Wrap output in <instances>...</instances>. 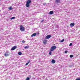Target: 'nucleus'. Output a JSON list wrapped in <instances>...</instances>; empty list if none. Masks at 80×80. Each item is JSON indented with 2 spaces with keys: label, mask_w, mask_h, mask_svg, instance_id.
<instances>
[{
  "label": "nucleus",
  "mask_w": 80,
  "mask_h": 80,
  "mask_svg": "<svg viewBox=\"0 0 80 80\" xmlns=\"http://www.w3.org/2000/svg\"><path fill=\"white\" fill-rule=\"evenodd\" d=\"M32 2V1L30 0H28L26 2V7H30V3Z\"/></svg>",
  "instance_id": "nucleus-1"
},
{
  "label": "nucleus",
  "mask_w": 80,
  "mask_h": 80,
  "mask_svg": "<svg viewBox=\"0 0 80 80\" xmlns=\"http://www.w3.org/2000/svg\"><path fill=\"white\" fill-rule=\"evenodd\" d=\"M19 28L20 29V30L22 32H24L25 31V28L23 27V25H21L20 26Z\"/></svg>",
  "instance_id": "nucleus-2"
},
{
  "label": "nucleus",
  "mask_w": 80,
  "mask_h": 80,
  "mask_svg": "<svg viewBox=\"0 0 80 80\" xmlns=\"http://www.w3.org/2000/svg\"><path fill=\"white\" fill-rule=\"evenodd\" d=\"M57 48V47L55 46H53L51 47V51H53Z\"/></svg>",
  "instance_id": "nucleus-3"
},
{
  "label": "nucleus",
  "mask_w": 80,
  "mask_h": 80,
  "mask_svg": "<svg viewBox=\"0 0 80 80\" xmlns=\"http://www.w3.org/2000/svg\"><path fill=\"white\" fill-rule=\"evenodd\" d=\"M51 37H52V36L50 35H48L46 36L45 38V39H49V38H50Z\"/></svg>",
  "instance_id": "nucleus-4"
},
{
  "label": "nucleus",
  "mask_w": 80,
  "mask_h": 80,
  "mask_svg": "<svg viewBox=\"0 0 80 80\" xmlns=\"http://www.w3.org/2000/svg\"><path fill=\"white\" fill-rule=\"evenodd\" d=\"M17 47L16 46H14L13 47H12L11 48V50H12V51L15 50V49H16V48H17Z\"/></svg>",
  "instance_id": "nucleus-5"
},
{
  "label": "nucleus",
  "mask_w": 80,
  "mask_h": 80,
  "mask_svg": "<svg viewBox=\"0 0 80 80\" xmlns=\"http://www.w3.org/2000/svg\"><path fill=\"white\" fill-rule=\"evenodd\" d=\"M8 53H9L8 52H5L4 54V56H5V57H8V56H9V54H8Z\"/></svg>",
  "instance_id": "nucleus-6"
},
{
  "label": "nucleus",
  "mask_w": 80,
  "mask_h": 80,
  "mask_svg": "<svg viewBox=\"0 0 80 80\" xmlns=\"http://www.w3.org/2000/svg\"><path fill=\"white\" fill-rule=\"evenodd\" d=\"M75 25V23H72L70 24V26L71 27H73V26Z\"/></svg>",
  "instance_id": "nucleus-7"
},
{
  "label": "nucleus",
  "mask_w": 80,
  "mask_h": 80,
  "mask_svg": "<svg viewBox=\"0 0 80 80\" xmlns=\"http://www.w3.org/2000/svg\"><path fill=\"white\" fill-rule=\"evenodd\" d=\"M60 0H57L55 1V3H56L58 4V3H60Z\"/></svg>",
  "instance_id": "nucleus-8"
},
{
  "label": "nucleus",
  "mask_w": 80,
  "mask_h": 80,
  "mask_svg": "<svg viewBox=\"0 0 80 80\" xmlns=\"http://www.w3.org/2000/svg\"><path fill=\"white\" fill-rule=\"evenodd\" d=\"M37 35V33H33L31 36V37H34V36H36Z\"/></svg>",
  "instance_id": "nucleus-9"
},
{
  "label": "nucleus",
  "mask_w": 80,
  "mask_h": 80,
  "mask_svg": "<svg viewBox=\"0 0 80 80\" xmlns=\"http://www.w3.org/2000/svg\"><path fill=\"white\" fill-rule=\"evenodd\" d=\"M44 41L43 42V43L44 44H46V43H47V40H44Z\"/></svg>",
  "instance_id": "nucleus-10"
},
{
  "label": "nucleus",
  "mask_w": 80,
  "mask_h": 80,
  "mask_svg": "<svg viewBox=\"0 0 80 80\" xmlns=\"http://www.w3.org/2000/svg\"><path fill=\"white\" fill-rule=\"evenodd\" d=\"M51 62L52 63H55V61L54 59H52Z\"/></svg>",
  "instance_id": "nucleus-11"
},
{
  "label": "nucleus",
  "mask_w": 80,
  "mask_h": 80,
  "mask_svg": "<svg viewBox=\"0 0 80 80\" xmlns=\"http://www.w3.org/2000/svg\"><path fill=\"white\" fill-rule=\"evenodd\" d=\"M49 14L50 15H52L53 14V11H51L49 12Z\"/></svg>",
  "instance_id": "nucleus-12"
},
{
  "label": "nucleus",
  "mask_w": 80,
  "mask_h": 80,
  "mask_svg": "<svg viewBox=\"0 0 80 80\" xmlns=\"http://www.w3.org/2000/svg\"><path fill=\"white\" fill-rule=\"evenodd\" d=\"M29 48V46H25L24 47V48L26 49V48Z\"/></svg>",
  "instance_id": "nucleus-13"
},
{
  "label": "nucleus",
  "mask_w": 80,
  "mask_h": 80,
  "mask_svg": "<svg viewBox=\"0 0 80 80\" xmlns=\"http://www.w3.org/2000/svg\"><path fill=\"white\" fill-rule=\"evenodd\" d=\"M19 55H22V52H18Z\"/></svg>",
  "instance_id": "nucleus-14"
},
{
  "label": "nucleus",
  "mask_w": 80,
  "mask_h": 80,
  "mask_svg": "<svg viewBox=\"0 0 80 80\" xmlns=\"http://www.w3.org/2000/svg\"><path fill=\"white\" fill-rule=\"evenodd\" d=\"M9 10H12V8L11 7L9 8Z\"/></svg>",
  "instance_id": "nucleus-15"
},
{
  "label": "nucleus",
  "mask_w": 80,
  "mask_h": 80,
  "mask_svg": "<svg viewBox=\"0 0 80 80\" xmlns=\"http://www.w3.org/2000/svg\"><path fill=\"white\" fill-rule=\"evenodd\" d=\"M15 17H13L11 18H10V19H11V20H12V19H15Z\"/></svg>",
  "instance_id": "nucleus-16"
},
{
  "label": "nucleus",
  "mask_w": 80,
  "mask_h": 80,
  "mask_svg": "<svg viewBox=\"0 0 80 80\" xmlns=\"http://www.w3.org/2000/svg\"><path fill=\"white\" fill-rule=\"evenodd\" d=\"M73 57V55H70V58H72V57Z\"/></svg>",
  "instance_id": "nucleus-17"
},
{
  "label": "nucleus",
  "mask_w": 80,
  "mask_h": 80,
  "mask_svg": "<svg viewBox=\"0 0 80 80\" xmlns=\"http://www.w3.org/2000/svg\"><path fill=\"white\" fill-rule=\"evenodd\" d=\"M52 52V51H51V50H50V51L49 52V55H51Z\"/></svg>",
  "instance_id": "nucleus-18"
},
{
  "label": "nucleus",
  "mask_w": 80,
  "mask_h": 80,
  "mask_svg": "<svg viewBox=\"0 0 80 80\" xmlns=\"http://www.w3.org/2000/svg\"><path fill=\"white\" fill-rule=\"evenodd\" d=\"M61 42H64V39H63L61 41Z\"/></svg>",
  "instance_id": "nucleus-19"
},
{
  "label": "nucleus",
  "mask_w": 80,
  "mask_h": 80,
  "mask_svg": "<svg viewBox=\"0 0 80 80\" xmlns=\"http://www.w3.org/2000/svg\"><path fill=\"white\" fill-rule=\"evenodd\" d=\"M22 43H25V42L24 40H22Z\"/></svg>",
  "instance_id": "nucleus-20"
},
{
  "label": "nucleus",
  "mask_w": 80,
  "mask_h": 80,
  "mask_svg": "<svg viewBox=\"0 0 80 80\" xmlns=\"http://www.w3.org/2000/svg\"><path fill=\"white\" fill-rule=\"evenodd\" d=\"M28 63H28H28H26V64H25V66H27V65H28Z\"/></svg>",
  "instance_id": "nucleus-21"
},
{
  "label": "nucleus",
  "mask_w": 80,
  "mask_h": 80,
  "mask_svg": "<svg viewBox=\"0 0 80 80\" xmlns=\"http://www.w3.org/2000/svg\"><path fill=\"white\" fill-rule=\"evenodd\" d=\"M75 80H80V78H77Z\"/></svg>",
  "instance_id": "nucleus-22"
},
{
  "label": "nucleus",
  "mask_w": 80,
  "mask_h": 80,
  "mask_svg": "<svg viewBox=\"0 0 80 80\" xmlns=\"http://www.w3.org/2000/svg\"><path fill=\"white\" fill-rule=\"evenodd\" d=\"M72 43H70L69 44V46H72Z\"/></svg>",
  "instance_id": "nucleus-23"
},
{
  "label": "nucleus",
  "mask_w": 80,
  "mask_h": 80,
  "mask_svg": "<svg viewBox=\"0 0 80 80\" xmlns=\"http://www.w3.org/2000/svg\"><path fill=\"white\" fill-rule=\"evenodd\" d=\"M42 20L41 21V22L42 23V22H44V20H43V19H42Z\"/></svg>",
  "instance_id": "nucleus-24"
},
{
  "label": "nucleus",
  "mask_w": 80,
  "mask_h": 80,
  "mask_svg": "<svg viewBox=\"0 0 80 80\" xmlns=\"http://www.w3.org/2000/svg\"><path fill=\"white\" fill-rule=\"evenodd\" d=\"M67 52H68V51H66L65 52V53H67Z\"/></svg>",
  "instance_id": "nucleus-25"
},
{
  "label": "nucleus",
  "mask_w": 80,
  "mask_h": 80,
  "mask_svg": "<svg viewBox=\"0 0 80 80\" xmlns=\"http://www.w3.org/2000/svg\"><path fill=\"white\" fill-rule=\"evenodd\" d=\"M28 63L30 62V60H29L28 61Z\"/></svg>",
  "instance_id": "nucleus-26"
},
{
  "label": "nucleus",
  "mask_w": 80,
  "mask_h": 80,
  "mask_svg": "<svg viewBox=\"0 0 80 80\" xmlns=\"http://www.w3.org/2000/svg\"><path fill=\"white\" fill-rule=\"evenodd\" d=\"M46 5V3H43V5Z\"/></svg>",
  "instance_id": "nucleus-27"
},
{
  "label": "nucleus",
  "mask_w": 80,
  "mask_h": 80,
  "mask_svg": "<svg viewBox=\"0 0 80 80\" xmlns=\"http://www.w3.org/2000/svg\"><path fill=\"white\" fill-rule=\"evenodd\" d=\"M40 34V33L38 32V35H39Z\"/></svg>",
  "instance_id": "nucleus-28"
}]
</instances>
